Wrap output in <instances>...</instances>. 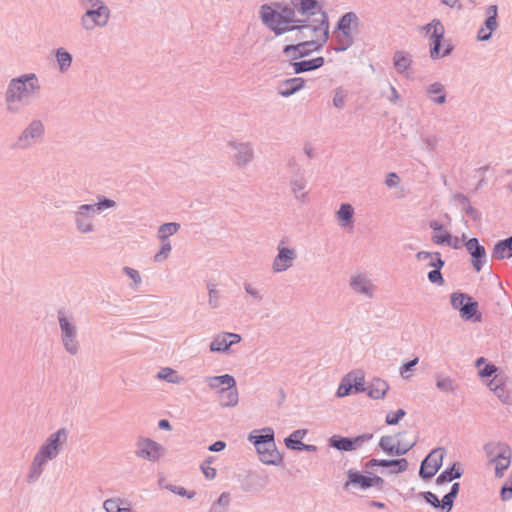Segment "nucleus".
Segmentation results:
<instances>
[{
  "label": "nucleus",
  "instance_id": "nucleus-18",
  "mask_svg": "<svg viewBox=\"0 0 512 512\" xmlns=\"http://www.w3.org/2000/svg\"><path fill=\"white\" fill-rule=\"evenodd\" d=\"M275 433L271 427L254 430L248 436V440L255 446L256 449H261L262 446H274Z\"/></svg>",
  "mask_w": 512,
  "mask_h": 512
},
{
  "label": "nucleus",
  "instance_id": "nucleus-26",
  "mask_svg": "<svg viewBox=\"0 0 512 512\" xmlns=\"http://www.w3.org/2000/svg\"><path fill=\"white\" fill-rule=\"evenodd\" d=\"M464 471L459 462H454L450 467L443 470L436 478V484L442 485L459 479Z\"/></svg>",
  "mask_w": 512,
  "mask_h": 512
},
{
  "label": "nucleus",
  "instance_id": "nucleus-8",
  "mask_svg": "<svg viewBox=\"0 0 512 512\" xmlns=\"http://www.w3.org/2000/svg\"><path fill=\"white\" fill-rule=\"evenodd\" d=\"M110 9L108 6L89 8L80 18V24L86 31H91L96 27H105L110 19Z\"/></svg>",
  "mask_w": 512,
  "mask_h": 512
},
{
  "label": "nucleus",
  "instance_id": "nucleus-36",
  "mask_svg": "<svg viewBox=\"0 0 512 512\" xmlns=\"http://www.w3.org/2000/svg\"><path fill=\"white\" fill-rule=\"evenodd\" d=\"M307 429H297L284 439L285 446L293 451L300 450L303 438L307 435Z\"/></svg>",
  "mask_w": 512,
  "mask_h": 512
},
{
  "label": "nucleus",
  "instance_id": "nucleus-41",
  "mask_svg": "<svg viewBox=\"0 0 512 512\" xmlns=\"http://www.w3.org/2000/svg\"><path fill=\"white\" fill-rule=\"evenodd\" d=\"M211 352H227L230 348V343L226 338L225 332L217 335L210 343Z\"/></svg>",
  "mask_w": 512,
  "mask_h": 512
},
{
  "label": "nucleus",
  "instance_id": "nucleus-57",
  "mask_svg": "<svg viewBox=\"0 0 512 512\" xmlns=\"http://www.w3.org/2000/svg\"><path fill=\"white\" fill-rule=\"evenodd\" d=\"M427 278L432 284H436L439 286L443 285L445 282L443 275L441 273V269L433 268V270L428 272Z\"/></svg>",
  "mask_w": 512,
  "mask_h": 512
},
{
  "label": "nucleus",
  "instance_id": "nucleus-12",
  "mask_svg": "<svg viewBox=\"0 0 512 512\" xmlns=\"http://www.w3.org/2000/svg\"><path fill=\"white\" fill-rule=\"evenodd\" d=\"M96 212L89 204L80 205L74 212V223L76 229L81 234L91 233L94 231L93 220Z\"/></svg>",
  "mask_w": 512,
  "mask_h": 512
},
{
  "label": "nucleus",
  "instance_id": "nucleus-14",
  "mask_svg": "<svg viewBox=\"0 0 512 512\" xmlns=\"http://www.w3.org/2000/svg\"><path fill=\"white\" fill-rule=\"evenodd\" d=\"M137 446L136 455L152 462L159 460L165 451L161 444L150 438L140 439Z\"/></svg>",
  "mask_w": 512,
  "mask_h": 512
},
{
  "label": "nucleus",
  "instance_id": "nucleus-37",
  "mask_svg": "<svg viewBox=\"0 0 512 512\" xmlns=\"http://www.w3.org/2000/svg\"><path fill=\"white\" fill-rule=\"evenodd\" d=\"M426 92L434 103L444 104L446 102L445 88L440 82L430 84L427 87Z\"/></svg>",
  "mask_w": 512,
  "mask_h": 512
},
{
  "label": "nucleus",
  "instance_id": "nucleus-55",
  "mask_svg": "<svg viewBox=\"0 0 512 512\" xmlns=\"http://www.w3.org/2000/svg\"><path fill=\"white\" fill-rule=\"evenodd\" d=\"M453 240V236L447 231L444 230L441 231L440 234H433L432 235V241L437 245H447L450 244V241Z\"/></svg>",
  "mask_w": 512,
  "mask_h": 512
},
{
  "label": "nucleus",
  "instance_id": "nucleus-2",
  "mask_svg": "<svg viewBox=\"0 0 512 512\" xmlns=\"http://www.w3.org/2000/svg\"><path fill=\"white\" fill-rule=\"evenodd\" d=\"M311 31L317 35V40H309L297 44H289L283 47V54L291 61L309 56L314 51H320L329 39V18L323 15L321 23L311 25Z\"/></svg>",
  "mask_w": 512,
  "mask_h": 512
},
{
  "label": "nucleus",
  "instance_id": "nucleus-31",
  "mask_svg": "<svg viewBox=\"0 0 512 512\" xmlns=\"http://www.w3.org/2000/svg\"><path fill=\"white\" fill-rule=\"evenodd\" d=\"M217 392L220 395L221 406L234 407L237 405L239 397L236 385L220 388Z\"/></svg>",
  "mask_w": 512,
  "mask_h": 512
},
{
  "label": "nucleus",
  "instance_id": "nucleus-50",
  "mask_svg": "<svg viewBox=\"0 0 512 512\" xmlns=\"http://www.w3.org/2000/svg\"><path fill=\"white\" fill-rule=\"evenodd\" d=\"M418 442V437H416L412 442L398 440L396 443L397 453L396 456L400 457L407 454Z\"/></svg>",
  "mask_w": 512,
  "mask_h": 512
},
{
  "label": "nucleus",
  "instance_id": "nucleus-44",
  "mask_svg": "<svg viewBox=\"0 0 512 512\" xmlns=\"http://www.w3.org/2000/svg\"><path fill=\"white\" fill-rule=\"evenodd\" d=\"M497 12H498L497 5H490L486 9L487 17L484 21V24H485L486 29L488 31H490L491 33L497 26Z\"/></svg>",
  "mask_w": 512,
  "mask_h": 512
},
{
  "label": "nucleus",
  "instance_id": "nucleus-43",
  "mask_svg": "<svg viewBox=\"0 0 512 512\" xmlns=\"http://www.w3.org/2000/svg\"><path fill=\"white\" fill-rule=\"evenodd\" d=\"M393 438V436L385 435L380 438L378 443V448L390 456H396V453L398 452L396 448V443H392Z\"/></svg>",
  "mask_w": 512,
  "mask_h": 512
},
{
  "label": "nucleus",
  "instance_id": "nucleus-45",
  "mask_svg": "<svg viewBox=\"0 0 512 512\" xmlns=\"http://www.w3.org/2000/svg\"><path fill=\"white\" fill-rule=\"evenodd\" d=\"M470 297L469 294L464 292H453L450 295V303L453 309L458 310L459 313L461 312L462 307L465 306V303L468 301V298Z\"/></svg>",
  "mask_w": 512,
  "mask_h": 512
},
{
  "label": "nucleus",
  "instance_id": "nucleus-15",
  "mask_svg": "<svg viewBox=\"0 0 512 512\" xmlns=\"http://www.w3.org/2000/svg\"><path fill=\"white\" fill-rule=\"evenodd\" d=\"M466 250L471 256V263L476 272H480L487 261V254L485 247L479 243L475 237L470 238L465 243Z\"/></svg>",
  "mask_w": 512,
  "mask_h": 512
},
{
  "label": "nucleus",
  "instance_id": "nucleus-11",
  "mask_svg": "<svg viewBox=\"0 0 512 512\" xmlns=\"http://www.w3.org/2000/svg\"><path fill=\"white\" fill-rule=\"evenodd\" d=\"M297 258V253L294 248L285 246V240H281L277 246V255L275 256L272 269L276 273H281L288 270L293 266Z\"/></svg>",
  "mask_w": 512,
  "mask_h": 512
},
{
  "label": "nucleus",
  "instance_id": "nucleus-30",
  "mask_svg": "<svg viewBox=\"0 0 512 512\" xmlns=\"http://www.w3.org/2000/svg\"><path fill=\"white\" fill-rule=\"evenodd\" d=\"M492 258L502 260L512 257V236L498 241L492 250Z\"/></svg>",
  "mask_w": 512,
  "mask_h": 512
},
{
  "label": "nucleus",
  "instance_id": "nucleus-28",
  "mask_svg": "<svg viewBox=\"0 0 512 512\" xmlns=\"http://www.w3.org/2000/svg\"><path fill=\"white\" fill-rule=\"evenodd\" d=\"M389 389L388 383L380 378H374L371 383L366 386V393L372 399H382Z\"/></svg>",
  "mask_w": 512,
  "mask_h": 512
},
{
  "label": "nucleus",
  "instance_id": "nucleus-24",
  "mask_svg": "<svg viewBox=\"0 0 512 512\" xmlns=\"http://www.w3.org/2000/svg\"><path fill=\"white\" fill-rule=\"evenodd\" d=\"M511 450L508 446H501L497 455L491 459L495 462V476H503V472L508 469L510 465Z\"/></svg>",
  "mask_w": 512,
  "mask_h": 512
},
{
  "label": "nucleus",
  "instance_id": "nucleus-60",
  "mask_svg": "<svg viewBox=\"0 0 512 512\" xmlns=\"http://www.w3.org/2000/svg\"><path fill=\"white\" fill-rule=\"evenodd\" d=\"M444 265L445 261L442 259L440 252H434L433 257L430 258L428 266L436 269H442Z\"/></svg>",
  "mask_w": 512,
  "mask_h": 512
},
{
  "label": "nucleus",
  "instance_id": "nucleus-3",
  "mask_svg": "<svg viewBox=\"0 0 512 512\" xmlns=\"http://www.w3.org/2000/svg\"><path fill=\"white\" fill-rule=\"evenodd\" d=\"M40 88L39 80L35 73L22 74L11 79L5 95L8 110L15 112L16 109L12 107V104L28 103L32 96L39 93Z\"/></svg>",
  "mask_w": 512,
  "mask_h": 512
},
{
  "label": "nucleus",
  "instance_id": "nucleus-53",
  "mask_svg": "<svg viewBox=\"0 0 512 512\" xmlns=\"http://www.w3.org/2000/svg\"><path fill=\"white\" fill-rule=\"evenodd\" d=\"M406 415V411L402 408H399L396 411L389 412L386 415L385 423L387 425H396L399 421Z\"/></svg>",
  "mask_w": 512,
  "mask_h": 512
},
{
  "label": "nucleus",
  "instance_id": "nucleus-63",
  "mask_svg": "<svg viewBox=\"0 0 512 512\" xmlns=\"http://www.w3.org/2000/svg\"><path fill=\"white\" fill-rule=\"evenodd\" d=\"M333 105L338 108L342 109L345 106V99L342 95L341 89H336L334 97H333Z\"/></svg>",
  "mask_w": 512,
  "mask_h": 512
},
{
  "label": "nucleus",
  "instance_id": "nucleus-34",
  "mask_svg": "<svg viewBox=\"0 0 512 512\" xmlns=\"http://www.w3.org/2000/svg\"><path fill=\"white\" fill-rule=\"evenodd\" d=\"M48 461L39 455H35L27 475V482H36L43 473V467Z\"/></svg>",
  "mask_w": 512,
  "mask_h": 512
},
{
  "label": "nucleus",
  "instance_id": "nucleus-51",
  "mask_svg": "<svg viewBox=\"0 0 512 512\" xmlns=\"http://www.w3.org/2000/svg\"><path fill=\"white\" fill-rule=\"evenodd\" d=\"M214 457L209 456L201 465L200 469L204 476L208 480H212L216 477V469L211 467L210 464L213 462Z\"/></svg>",
  "mask_w": 512,
  "mask_h": 512
},
{
  "label": "nucleus",
  "instance_id": "nucleus-49",
  "mask_svg": "<svg viewBox=\"0 0 512 512\" xmlns=\"http://www.w3.org/2000/svg\"><path fill=\"white\" fill-rule=\"evenodd\" d=\"M305 186L306 181L303 178H298L291 182L292 191L295 194V197L301 201H304L307 196L305 192L299 194V192L304 190Z\"/></svg>",
  "mask_w": 512,
  "mask_h": 512
},
{
  "label": "nucleus",
  "instance_id": "nucleus-17",
  "mask_svg": "<svg viewBox=\"0 0 512 512\" xmlns=\"http://www.w3.org/2000/svg\"><path fill=\"white\" fill-rule=\"evenodd\" d=\"M370 475V471H365L364 474L351 468L347 471L348 480L344 483L343 488L348 490L350 486H355L361 490H367L370 488Z\"/></svg>",
  "mask_w": 512,
  "mask_h": 512
},
{
  "label": "nucleus",
  "instance_id": "nucleus-22",
  "mask_svg": "<svg viewBox=\"0 0 512 512\" xmlns=\"http://www.w3.org/2000/svg\"><path fill=\"white\" fill-rule=\"evenodd\" d=\"M259 454V459L266 465L278 466L282 463L283 457L278 451L276 444L274 446H262L261 449H256Z\"/></svg>",
  "mask_w": 512,
  "mask_h": 512
},
{
  "label": "nucleus",
  "instance_id": "nucleus-59",
  "mask_svg": "<svg viewBox=\"0 0 512 512\" xmlns=\"http://www.w3.org/2000/svg\"><path fill=\"white\" fill-rule=\"evenodd\" d=\"M168 489L174 494L179 495L181 497H187L188 499H192L196 495L195 491H188L182 486L170 485Z\"/></svg>",
  "mask_w": 512,
  "mask_h": 512
},
{
  "label": "nucleus",
  "instance_id": "nucleus-7",
  "mask_svg": "<svg viewBox=\"0 0 512 512\" xmlns=\"http://www.w3.org/2000/svg\"><path fill=\"white\" fill-rule=\"evenodd\" d=\"M445 454L446 450L442 447L431 450L428 455L421 461L419 477L423 480H429L433 478L442 467Z\"/></svg>",
  "mask_w": 512,
  "mask_h": 512
},
{
  "label": "nucleus",
  "instance_id": "nucleus-10",
  "mask_svg": "<svg viewBox=\"0 0 512 512\" xmlns=\"http://www.w3.org/2000/svg\"><path fill=\"white\" fill-rule=\"evenodd\" d=\"M44 134V125L40 120H33L20 134L14 143L15 149H27L33 145L35 140Z\"/></svg>",
  "mask_w": 512,
  "mask_h": 512
},
{
  "label": "nucleus",
  "instance_id": "nucleus-35",
  "mask_svg": "<svg viewBox=\"0 0 512 512\" xmlns=\"http://www.w3.org/2000/svg\"><path fill=\"white\" fill-rule=\"evenodd\" d=\"M381 467L389 468V473L399 474L408 469L409 463L405 458L381 459Z\"/></svg>",
  "mask_w": 512,
  "mask_h": 512
},
{
  "label": "nucleus",
  "instance_id": "nucleus-64",
  "mask_svg": "<svg viewBox=\"0 0 512 512\" xmlns=\"http://www.w3.org/2000/svg\"><path fill=\"white\" fill-rule=\"evenodd\" d=\"M500 497L503 501L512 499V482L502 486L500 490Z\"/></svg>",
  "mask_w": 512,
  "mask_h": 512
},
{
  "label": "nucleus",
  "instance_id": "nucleus-6",
  "mask_svg": "<svg viewBox=\"0 0 512 512\" xmlns=\"http://www.w3.org/2000/svg\"><path fill=\"white\" fill-rule=\"evenodd\" d=\"M68 439V431L66 428H60L56 432L49 435L47 440L40 446L37 455L45 460L55 459L60 452V447Z\"/></svg>",
  "mask_w": 512,
  "mask_h": 512
},
{
  "label": "nucleus",
  "instance_id": "nucleus-9",
  "mask_svg": "<svg viewBox=\"0 0 512 512\" xmlns=\"http://www.w3.org/2000/svg\"><path fill=\"white\" fill-rule=\"evenodd\" d=\"M372 438V433H364L356 437L333 435L328 439V444L334 449L348 452L360 448L364 443L370 441Z\"/></svg>",
  "mask_w": 512,
  "mask_h": 512
},
{
  "label": "nucleus",
  "instance_id": "nucleus-40",
  "mask_svg": "<svg viewBox=\"0 0 512 512\" xmlns=\"http://www.w3.org/2000/svg\"><path fill=\"white\" fill-rule=\"evenodd\" d=\"M180 227V224L176 222L164 223L158 228V238L161 240V242H164L168 239L169 236L177 233Z\"/></svg>",
  "mask_w": 512,
  "mask_h": 512
},
{
  "label": "nucleus",
  "instance_id": "nucleus-20",
  "mask_svg": "<svg viewBox=\"0 0 512 512\" xmlns=\"http://www.w3.org/2000/svg\"><path fill=\"white\" fill-rule=\"evenodd\" d=\"M360 27V19L355 12L344 13L337 21L334 34L338 31H356Z\"/></svg>",
  "mask_w": 512,
  "mask_h": 512
},
{
  "label": "nucleus",
  "instance_id": "nucleus-29",
  "mask_svg": "<svg viewBox=\"0 0 512 512\" xmlns=\"http://www.w3.org/2000/svg\"><path fill=\"white\" fill-rule=\"evenodd\" d=\"M354 216V208L349 203H342L336 212V218L339 222V225L343 228L349 227L352 228L354 224L353 220Z\"/></svg>",
  "mask_w": 512,
  "mask_h": 512
},
{
  "label": "nucleus",
  "instance_id": "nucleus-13",
  "mask_svg": "<svg viewBox=\"0 0 512 512\" xmlns=\"http://www.w3.org/2000/svg\"><path fill=\"white\" fill-rule=\"evenodd\" d=\"M424 29L429 33L432 30L430 35V57L433 60L440 58V49L441 43L444 39L445 28L442 22L439 19H433L430 23H428Z\"/></svg>",
  "mask_w": 512,
  "mask_h": 512
},
{
  "label": "nucleus",
  "instance_id": "nucleus-5",
  "mask_svg": "<svg viewBox=\"0 0 512 512\" xmlns=\"http://www.w3.org/2000/svg\"><path fill=\"white\" fill-rule=\"evenodd\" d=\"M58 322L61 329V340L65 350L76 355L79 351V343L76 340L77 331L75 325L66 317L63 310L58 311Z\"/></svg>",
  "mask_w": 512,
  "mask_h": 512
},
{
  "label": "nucleus",
  "instance_id": "nucleus-1",
  "mask_svg": "<svg viewBox=\"0 0 512 512\" xmlns=\"http://www.w3.org/2000/svg\"><path fill=\"white\" fill-rule=\"evenodd\" d=\"M274 5L276 8L270 4H263L260 7L259 14L262 23L275 36L294 30L302 31L310 25L307 20L295 18L297 10L294 6L282 5L281 3H275Z\"/></svg>",
  "mask_w": 512,
  "mask_h": 512
},
{
  "label": "nucleus",
  "instance_id": "nucleus-42",
  "mask_svg": "<svg viewBox=\"0 0 512 512\" xmlns=\"http://www.w3.org/2000/svg\"><path fill=\"white\" fill-rule=\"evenodd\" d=\"M436 387L442 392H454L456 389L455 382L449 376L436 375Z\"/></svg>",
  "mask_w": 512,
  "mask_h": 512
},
{
  "label": "nucleus",
  "instance_id": "nucleus-33",
  "mask_svg": "<svg viewBox=\"0 0 512 512\" xmlns=\"http://www.w3.org/2000/svg\"><path fill=\"white\" fill-rule=\"evenodd\" d=\"M206 383L211 389H220L228 386H235L236 380L232 375L224 374L219 376H210L206 378Z\"/></svg>",
  "mask_w": 512,
  "mask_h": 512
},
{
  "label": "nucleus",
  "instance_id": "nucleus-52",
  "mask_svg": "<svg viewBox=\"0 0 512 512\" xmlns=\"http://www.w3.org/2000/svg\"><path fill=\"white\" fill-rule=\"evenodd\" d=\"M351 384L354 394L366 392L364 376H357L356 374L351 373Z\"/></svg>",
  "mask_w": 512,
  "mask_h": 512
},
{
  "label": "nucleus",
  "instance_id": "nucleus-54",
  "mask_svg": "<svg viewBox=\"0 0 512 512\" xmlns=\"http://www.w3.org/2000/svg\"><path fill=\"white\" fill-rule=\"evenodd\" d=\"M171 249L172 247L169 241L165 240L162 242L159 251L154 256V261L161 262L165 260L171 252Z\"/></svg>",
  "mask_w": 512,
  "mask_h": 512
},
{
  "label": "nucleus",
  "instance_id": "nucleus-27",
  "mask_svg": "<svg viewBox=\"0 0 512 512\" xmlns=\"http://www.w3.org/2000/svg\"><path fill=\"white\" fill-rule=\"evenodd\" d=\"M103 508L106 512H134L131 503L119 497L106 499Z\"/></svg>",
  "mask_w": 512,
  "mask_h": 512
},
{
  "label": "nucleus",
  "instance_id": "nucleus-61",
  "mask_svg": "<svg viewBox=\"0 0 512 512\" xmlns=\"http://www.w3.org/2000/svg\"><path fill=\"white\" fill-rule=\"evenodd\" d=\"M123 272L133 280L135 286H138L141 283L140 273L136 269L124 267Z\"/></svg>",
  "mask_w": 512,
  "mask_h": 512
},
{
  "label": "nucleus",
  "instance_id": "nucleus-21",
  "mask_svg": "<svg viewBox=\"0 0 512 512\" xmlns=\"http://www.w3.org/2000/svg\"><path fill=\"white\" fill-rule=\"evenodd\" d=\"M350 287L358 294L365 295L368 298L373 297V284L372 282L363 274H359L351 277L350 279Z\"/></svg>",
  "mask_w": 512,
  "mask_h": 512
},
{
  "label": "nucleus",
  "instance_id": "nucleus-32",
  "mask_svg": "<svg viewBox=\"0 0 512 512\" xmlns=\"http://www.w3.org/2000/svg\"><path fill=\"white\" fill-rule=\"evenodd\" d=\"M393 64L398 73L406 74L412 65V58L404 51H396L393 56Z\"/></svg>",
  "mask_w": 512,
  "mask_h": 512
},
{
  "label": "nucleus",
  "instance_id": "nucleus-47",
  "mask_svg": "<svg viewBox=\"0 0 512 512\" xmlns=\"http://www.w3.org/2000/svg\"><path fill=\"white\" fill-rule=\"evenodd\" d=\"M459 490H460V483L459 482L453 483L452 486L450 487L449 492L444 495V503L443 504L445 505V507L449 506L448 508H450V510H452V508L454 506V501L458 496Z\"/></svg>",
  "mask_w": 512,
  "mask_h": 512
},
{
  "label": "nucleus",
  "instance_id": "nucleus-39",
  "mask_svg": "<svg viewBox=\"0 0 512 512\" xmlns=\"http://www.w3.org/2000/svg\"><path fill=\"white\" fill-rule=\"evenodd\" d=\"M419 496L422 497L426 503H428L435 509H439L445 512L451 511L450 508H448L449 506L445 507V505L443 504L444 497L442 498V500H439V498L431 491L420 492Z\"/></svg>",
  "mask_w": 512,
  "mask_h": 512
},
{
  "label": "nucleus",
  "instance_id": "nucleus-38",
  "mask_svg": "<svg viewBox=\"0 0 512 512\" xmlns=\"http://www.w3.org/2000/svg\"><path fill=\"white\" fill-rule=\"evenodd\" d=\"M55 58L59 71L65 73L72 65L73 57L70 52L60 47L55 51Z\"/></svg>",
  "mask_w": 512,
  "mask_h": 512
},
{
  "label": "nucleus",
  "instance_id": "nucleus-19",
  "mask_svg": "<svg viewBox=\"0 0 512 512\" xmlns=\"http://www.w3.org/2000/svg\"><path fill=\"white\" fill-rule=\"evenodd\" d=\"M305 86V80L301 77L289 78L281 81L278 87V94L282 97H290L303 89Z\"/></svg>",
  "mask_w": 512,
  "mask_h": 512
},
{
  "label": "nucleus",
  "instance_id": "nucleus-25",
  "mask_svg": "<svg viewBox=\"0 0 512 512\" xmlns=\"http://www.w3.org/2000/svg\"><path fill=\"white\" fill-rule=\"evenodd\" d=\"M460 316L464 321L480 322L482 320V314L479 312L478 302L470 296L465 306L462 307Z\"/></svg>",
  "mask_w": 512,
  "mask_h": 512
},
{
  "label": "nucleus",
  "instance_id": "nucleus-56",
  "mask_svg": "<svg viewBox=\"0 0 512 512\" xmlns=\"http://www.w3.org/2000/svg\"><path fill=\"white\" fill-rule=\"evenodd\" d=\"M157 377L159 379H163V380H166L167 382L169 383H177V376H176V372L169 368V367H165V368H162L159 372H158V375Z\"/></svg>",
  "mask_w": 512,
  "mask_h": 512
},
{
  "label": "nucleus",
  "instance_id": "nucleus-62",
  "mask_svg": "<svg viewBox=\"0 0 512 512\" xmlns=\"http://www.w3.org/2000/svg\"><path fill=\"white\" fill-rule=\"evenodd\" d=\"M244 290H245V292H246L248 295H250L251 297H253L255 300H257V301H259V302H260V301H262L263 296L260 294V292H259L257 289H255V288L252 286V284H250V283H248V282L244 283Z\"/></svg>",
  "mask_w": 512,
  "mask_h": 512
},
{
  "label": "nucleus",
  "instance_id": "nucleus-48",
  "mask_svg": "<svg viewBox=\"0 0 512 512\" xmlns=\"http://www.w3.org/2000/svg\"><path fill=\"white\" fill-rule=\"evenodd\" d=\"M93 208V211L96 212V214L100 213L101 211L109 208H113L116 206V202L112 199L106 198V197H99L98 201L96 203L90 204Z\"/></svg>",
  "mask_w": 512,
  "mask_h": 512
},
{
  "label": "nucleus",
  "instance_id": "nucleus-58",
  "mask_svg": "<svg viewBox=\"0 0 512 512\" xmlns=\"http://www.w3.org/2000/svg\"><path fill=\"white\" fill-rule=\"evenodd\" d=\"M334 39L337 45L333 48L336 53L344 52L348 50L354 43L343 40L339 35L334 34Z\"/></svg>",
  "mask_w": 512,
  "mask_h": 512
},
{
  "label": "nucleus",
  "instance_id": "nucleus-4",
  "mask_svg": "<svg viewBox=\"0 0 512 512\" xmlns=\"http://www.w3.org/2000/svg\"><path fill=\"white\" fill-rule=\"evenodd\" d=\"M290 2L297 10V13L304 17L303 20H307L310 24L307 28H311L313 24L321 23L324 14L328 17L327 12L318 0H290Z\"/></svg>",
  "mask_w": 512,
  "mask_h": 512
},
{
  "label": "nucleus",
  "instance_id": "nucleus-46",
  "mask_svg": "<svg viewBox=\"0 0 512 512\" xmlns=\"http://www.w3.org/2000/svg\"><path fill=\"white\" fill-rule=\"evenodd\" d=\"M354 394L352 384H351V373L345 375L337 389L336 395L337 397H346L348 395Z\"/></svg>",
  "mask_w": 512,
  "mask_h": 512
},
{
  "label": "nucleus",
  "instance_id": "nucleus-16",
  "mask_svg": "<svg viewBox=\"0 0 512 512\" xmlns=\"http://www.w3.org/2000/svg\"><path fill=\"white\" fill-rule=\"evenodd\" d=\"M229 145L234 149V163L242 168L250 163L253 159L254 152L249 143H238L232 141Z\"/></svg>",
  "mask_w": 512,
  "mask_h": 512
},
{
  "label": "nucleus",
  "instance_id": "nucleus-23",
  "mask_svg": "<svg viewBox=\"0 0 512 512\" xmlns=\"http://www.w3.org/2000/svg\"><path fill=\"white\" fill-rule=\"evenodd\" d=\"M325 63L322 56H318L308 60L291 61V66L295 74L310 72L321 68Z\"/></svg>",
  "mask_w": 512,
  "mask_h": 512
}]
</instances>
